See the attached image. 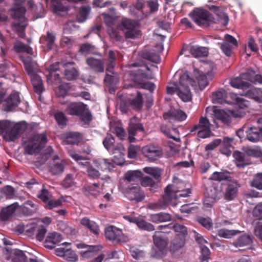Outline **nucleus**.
I'll use <instances>...</instances> for the list:
<instances>
[{"mask_svg":"<svg viewBox=\"0 0 262 262\" xmlns=\"http://www.w3.org/2000/svg\"><path fill=\"white\" fill-rule=\"evenodd\" d=\"M105 61L106 62V71L113 74L114 69L116 66V56L113 51L110 50L108 51L107 58Z\"/></svg>","mask_w":262,"mask_h":262,"instance_id":"obj_33","label":"nucleus"},{"mask_svg":"<svg viewBox=\"0 0 262 262\" xmlns=\"http://www.w3.org/2000/svg\"><path fill=\"white\" fill-rule=\"evenodd\" d=\"M82 140V135L79 132H68L65 135L64 142L69 145H77Z\"/></svg>","mask_w":262,"mask_h":262,"instance_id":"obj_21","label":"nucleus"},{"mask_svg":"<svg viewBox=\"0 0 262 262\" xmlns=\"http://www.w3.org/2000/svg\"><path fill=\"white\" fill-rule=\"evenodd\" d=\"M130 74L134 77L135 82L138 83L141 88L148 90L151 93L154 91L156 88L155 83L145 81L146 80L154 78L151 68L145 62H143L142 65L137 70L132 71Z\"/></svg>","mask_w":262,"mask_h":262,"instance_id":"obj_2","label":"nucleus"},{"mask_svg":"<svg viewBox=\"0 0 262 262\" xmlns=\"http://www.w3.org/2000/svg\"><path fill=\"white\" fill-rule=\"evenodd\" d=\"M47 141L46 134H34L28 141H23L25 150L30 155L37 154L45 147Z\"/></svg>","mask_w":262,"mask_h":262,"instance_id":"obj_5","label":"nucleus"},{"mask_svg":"<svg viewBox=\"0 0 262 262\" xmlns=\"http://www.w3.org/2000/svg\"><path fill=\"white\" fill-rule=\"evenodd\" d=\"M80 224L88 228L94 234L98 235L100 233L99 227L98 224L88 217H83L80 221Z\"/></svg>","mask_w":262,"mask_h":262,"instance_id":"obj_26","label":"nucleus"},{"mask_svg":"<svg viewBox=\"0 0 262 262\" xmlns=\"http://www.w3.org/2000/svg\"><path fill=\"white\" fill-rule=\"evenodd\" d=\"M215 119L221 121L224 124H228L231 122V117L229 115L224 111L214 108L213 110Z\"/></svg>","mask_w":262,"mask_h":262,"instance_id":"obj_32","label":"nucleus"},{"mask_svg":"<svg viewBox=\"0 0 262 262\" xmlns=\"http://www.w3.org/2000/svg\"><path fill=\"white\" fill-rule=\"evenodd\" d=\"M212 96L213 103L222 104L226 98L227 93L224 89H221L213 92Z\"/></svg>","mask_w":262,"mask_h":262,"instance_id":"obj_43","label":"nucleus"},{"mask_svg":"<svg viewBox=\"0 0 262 262\" xmlns=\"http://www.w3.org/2000/svg\"><path fill=\"white\" fill-rule=\"evenodd\" d=\"M115 138L110 134H107L106 136L103 141V144L105 149L108 151L115 150L113 153H115V151L117 150L115 148Z\"/></svg>","mask_w":262,"mask_h":262,"instance_id":"obj_44","label":"nucleus"},{"mask_svg":"<svg viewBox=\"0 0 262 262\" xmlns=\"http://www.w3.org/2000/svg\"><path fill=\"white\" fill-rule=\"evenodd\" d=\"M191 193L190 188L176 191L173 189L172 185H168L165 188L164 194L162 198L156 202L150 203L149 205V208L154 210L165 209L168 205L171 204L175 206L176 204L173 201H175L178 198L187 197Z\"/></svg>","mask_w":262,"mask_h":262,"instance_id":"obj_1","label":"nucleus"},{"mask_svg":"<svg viewBox=\"0 0 262 262\" xmlns=\"http://www.w3.org/2000/svg\"><path fill=\"white\" fill-rule=\"evenodd\" d=\"M27 128L25 121L12 125L9 121H0V135L7 136L9 140L14 141L21 135Z\"/></svg>","mask_w":262,"mask_h":262,"instance_id":"obj_3","label":"nucleus"},{"mask_svg":"<svg viewBox=\"0 0 262 262\" xmlns=\"http://www.w3.org/2000/svg\"><path fill=\"white\" fill-rule=\"evenodd\" d=\"M117 82L116 74L114 71L113 74L106 71V74L104 79V82L106 86H111L115 85Z\"/></svg>","mask_w":262,"mask_h":262,"instance_id":"obj_55","label":"nucleus"},{"mask_svg":"<svg viewBox=\"0 0 262 262\" xmlns=\"http://www.w3.org/2000/svg\"><path fill=\"white\" fill-rule=\"evenodd\" d=\"M192 20L201 27H208L215 23V17H191Z\"/></svg>","mask_w":262,"mask_h":262,"instance_id":"obj_41","label":"nucleus"},{"mask_svg":"<svg viewBox=\"0 0 262 262\" xmlns=\"http://www.w3.org/2000/svg\"><path fill=\"white\" fill-rule=\"evenodd\" d=\"M189 52L195 58L205 57L207 56L208 54V51L206 48L198 46H191Z\"/></svg>","mask_w":262,"mask_h":262,"instance_id":"obj_34","label":"nucleus"},{"mask_svg":"<svg viewBox=\"0 0 262 262\" xmlns=\"http://www.w3.org/2000/svg\"><path fill=\"white\" fill-rule=\"evenodd\" d=\"M144 16L157 12L159 9V4L157 0H148L146 2V6L144 7Z\"/></svg>","mask_w":262,"mask_h":262,"instance_id":"obj_35","label":"nucleus"},{"mask_svg":"<svg viewBox=\"0 0 262 262\" xmlns=\"http://www.w3.org/2000/svg\"><path fill=\"white\" fill-rule=\"evenodd\" d=\"M141 57L146 60L155 63L161 62V57L154 50L145 51L141 53Z\"/></svg>","mask_w":262,"mask_h":262,"instance_id":"obj_31","label":"nucleus"},{"mask_svg":"<svg viewBox=\"0 0 262 262\" xmlns=\"http://www.w3.org/2000/svg\"><path fill=\"white\" fill-rule=\"evenodd\" d=\"M67 113L70 115L79 117L82 121L89 123L92 120V115L87 105L80 102H73L66 108Z\"/></svg>","mask_w":262,"mask_h":262,"instance_id":"obj_8","label":"nucleus"},{"mask_svg":"<svg viewBox=\"0 0 262 262\" xmlns=\"http://www.w3.org/2000/svg\"><path fill=\"white\" fill-rule=\"evenodd\" d=\"M62 238V236L60 233H50L45 239V246L48 249H52L55 247L56 244L61 242Z\"/></svg>","mask_w":262,"mask_h":262,"instance_id":"obj_19","label":"nucleus"},{"mask_svg":"<svg viewBox=\"0 0 262 262\" xmlns=\"http://www.w3.org/2000/svg\"><path fill=\"white\" fill-rule=\"evenodd\" d=\"M150 221L155 224L169 222L171 220L170 214L164 212L151 214L149 216Z\"/></svg>","mask_w":262,"mask_h":262,"instance_id":"obj_23","label":"nucleus"},{"mask_svg":"<svg viewBox=\"0 0 262 262\" xmlns=\"http://www.w3.org/2000/svg\"><path fill=\"white\" fill-rule=\"evenodd\" d=\"M224 200L227 201L234 200L237 196L238 189L241 187L240 184L237 181L232 180L224 184Z\"/></svg>","mask_w":262,"mask_h":262,"instance_id":"obj_11","label":"nucleus"},{"mask_svg":"<svg viewBox=\"0 0 262 262\" xmlns=\"http://www.w3.org/2000/svg\"><path fill=\"white\" fill-rule=\"evenodd\" d=\"M13 14H11V16H25L26 9L25 7L21 5H15L12 10Z\"/></svg>","mask_w":262,"mask_h":262,"instance_id":"obj_62","label":"nucleus"},{"mask_svg":"<svg viewBox=\"0 0 262 262\" xmlns=\"http://www.w3.org/2000/svg\"><path fill=\"white\" fill-rule=\"evenodd\" d=\"M209 180L219 182L226 181L227 182H228L232 180V177L228 171L222 172L215 171L211 174Z\"/></svg>","mask_w":262,"mask_h":262,"instance_id":"obj_38","label":"nucleus"},{"mask_svg":"<svg viewBox=\"0 0 262 262\" xmlns=\"http://www.w3.org/2000/svg\"><path fill=\"white\" fill-rule=\"evenodd\" d=\"M64 169L62 161H54L50 165V171L52 175H58L61 173Z\"/></svg>","mask_w":262,"mask_h":262,"instance_id":"obj_40","label":"nucleus"},{"mask_svg":"<svg viewBox=\"0 0 262 262\" xmlns=\"http://www.w3.org/2000/svg\"><path fill=\"white\" fill-rule=\"evenodd\" d=\"M143 153L149 162L158 160L163 156V152L161 148L154 145H147L142 149Z\"/></svg>","mask_w":262,"mask_h":262,"instance_id":"obj_12","label":"nucleus"},{"mask_svg":"<svg viewBox=\"0 0 262 262\" xmlns=\"http://www.w3.org/2000/svg\"><path fill=\"white\" fill-rule=\"evenodd\" d=\"M207 6L208 9L212 11L217 16H228L225 12L226 8L225 7L210 5Z\"/></svg>","mask_w":262,"mask_h":262,"instance_id":"obj_54","label":"nucleus"},{"mask_svg":"<svg viewBox=\"0 0 262 262\" xmlns=\"http://www.w3.org/2000/svg\"><path fill=\"white\" fill-rule=\"evenodd\" d=\"M196 221L208 230H211L213 227L212 221L211 219L208 216H197Z\"/></svg>","mask_w":262,"mask_h":262,"instance_id":"obj_50","label":"nucleus"},{"mask_svg":"<svg viewBox=\"0 0 262 262\" xmlns=\"http://www.w3.org/2000/svg\"><path fill=\"white\" fill-rule=\"evenodd\" d=\"M55 254L59 256L63 257L66 260L70 262H76L78 260V256L70 248H58L55 250Z\"/></svg>","mask_w":262,"mask_h":262,"instance_id":"obj_17","label":"nucleus"},{"mask_svg":"<svg viewBox=\"0 0 262 262\" xmlns=\"http://www.w3.org/2000/svg\"><path fill=\"white\" fill-rule=\"evenodd\" d=\"M70 156L75 160L79 165L85 166L86 168L91 164V163L86 160L84 157L76 153L70 154Z\"/></svg>","mask_w":262,"mask_h":262,"instance_id":"obj_56","label":"nucleus"},{"mask_svg":"<svg viewBox=\"0 0 262 262\" xmlns=\"http://www.w3.org/2000/svg\"><path fill=\"white\" fill-rule=\"evenodd\" d=\"M55 38V35L53 33L48 31L46 36L43 35L40 37L39 42L40 44H43L44 41H46L48 49L51 50L53 48Z\"/></svg>","mask_w":262,"mask_h":262,"instance_id":"obj_42","label":"nucleus"},{"mask_svg":"<svg viewBox=\"0 0 262 262\" xmlns=\"http://www.w3.org/2000/svg\"><path fill=\"white\" fill-rule=\"evenodd\" d=\"M18 206V203L16 202L6 208H3L1 212L2 220L3 221H7L13 215Z\"/></svg>","mask_w":262,"mask_h":262,"instance_id":"obj_27","label":"nucleus"},{"mask_svg":"<svg viewBox=\"0 0 262 262\" xmlns=\"http://www.w3.org/2000/svg\"><path fill=\"white\" fill-rule=\"evenodd\" d=\"M35 92L40 95L43 92V82L41 78L36 73L30 76Z\"/></svg>","mask_w":262,"mask_h":262,"instance_id":"obj_28","label":"nucleus"},{"mask_svg":"<svg viewBox=\"0 0 262 262\" xmlns=\"http://www.w3.org/2000/svg\"><path fill=\"white\" fill-rule=\"evenodd\" d=\"M14 262H28V258L24 253L23 251L16 249L14 251Z\"/></svg>","mask_w":262,"mask_h":262,"instance_id":"obj_60","label":"nucleus"},{"mask_svg":"<svg viewBox=\"0 0 262 262\" xmlns=\"http://www.w3.org/2000/svg\"><path fill=\"white\" fill-rule=\"evenodd\" d=\"M129 220L130 222L136 223L138 227L142 230L150 232L155 230L154 226L152 224L143 219L134 217L129 218Z\"/></svg>","mask_w":262,"mask_h":262,"instance_id":"obj_25","label":"nucleus"},{"mask_svg":"<svg viewBox=\"0 0 262 262\" xmlns=\"http://www.w3.org/2000/svg\"><path fill=\"white\" fill-rule=\"evenodd\" d=\"M154 246L152 247L150 255L152 257L160 258L164 257L167 252L168 238L160 232H155L153 235Z\"/></svg>","mask_w":262,"mask_h":262,"instance_id":"obj_7","label":"nucleus"},{"mask_svg":"<svg viewBox=\"0 0 262 262\" xmlns=\"http://www.w3.org/2000/svg\"><path fill=\"white\" fill-rule=\"evenodd\" d=\"M207 194L217 201L220 200L223 196L224 194L222 185L213 184L212 186L209 188Z\"/></svg>","mask_w":262,"mask_h":262,"instance_id":"obj_30","label":"nucleus"},{"mask_svg":"<svg viewBox=\"0 0 262 262\" xmlns=\"http://www.w3.org/2000/svg\"><path fill=\"white\" fill-rule=\"evenodd\" d=\"M143 171L150 176L156 182H159L161 180L162 170L158 167H146L143 168Z\"/></svg>","mask_w":262,"mask_h":262,"instance_id":"obj_36","label":"nucleus"},{"mask_svg":"<svg viewBox=\"0 0 262 262\" xmlns=\"http://www.w3.org/2000/svg\"><path fill=\"white\" fill-rule=\"evenodd\" d=\"M64 76L69 80H74L78 76V72L74 67L68 68L64 71Z\"/></svg>","mask_w":262,"mask_h":262,"instance_id":"obj_59","label":"nucleus"},{"mask_svg":"<svg viewBox=\"0 0 262 262\" xmlns=\"http://www.w3.org/2000/svg\"><path fill=\"white\" fill-rule=\"evenodd\" d=\"M235 164L239 168H244L248 165V162L245 160L243 154L240 151H235L233 154Z\"/></svg>","mask_w":262,"mask_h":262,"instance_id":"obj_49","label":"nucleus"},{"mask_svg":"<svg viewBox=\"0 0 262 262\" xmlns=\"http://www.w3.org/2000/svg\"><path fill=\"white\" fill-rule=\"evenodd\" d=\"M252 242V239L250 235L243 234L239 236L237 239L233 242V245L235 247H242L250 245Z\"/></svg>","mask_w":262,"mask_h":262,"instance_id":"obj_39","label":"nucleus"},{"mask_svg":"<svg viewBox=\"0 0 262 262\" xmlns=\"http://www.w3.org/2000/svg\"><path fill=\"white\" fill-rule=\"evenodd\" d=\"M129 104L134 108L137 110H140L143 105V100L142 94L138 92L136 96L129 100Z\"/></svg>","mask_w":262,"mask_h":262,"instance_id":"obj_48","label":"nucleus"},{"mask_svg":"<svg viewBox=\"0 0 262 262\" xmlns=\"http://www.w3.org/2000/svg\"><path fill=\"white\" fill-rule=\"evenodd\" d=\"M143 125L140 123H132L129 124L128 132L129 135H136L137 132H144Z\"/></svg>","mask_w":262,"mask_h":262,"instance_id":"obj_53","label":"nucleus"},{"mask_svg":"<svg viewBox=\"0 0 262 262\" xmlns=\"http://www.w3.org/2000/svg\"><path fill=\"white\" fill-rule=\"evenodd\" d=\"M123 192L124 195L130 201L140 202L144 199V193L141 187L137 184H130L124 188Z\"/></svg>","mask_w":262,"mask_h":262,"instance_id":"obj_10","label":"nucleus"},{"mask_svg":"<svg viewBox=\"0 0 262 262\" xmlns=\"http://www.w3.org/2000/svg\"><path fill=\"white\" fill-rule=\"evenodd\" d=\"M140 27V20L123 17L118 26V29L124 32L125 38L134 39L142 35Z\"/></svg>","mask_w":262,"mask_h":262,"instance_id":"obj_4","label":"nucleus"},{"mask_svg":"<svg viewBox=\"0 0 262 262\" xmlns=\"http://www.w3.org/2000/svg\"><path fill=\"white\" fill-rule=\"evenodd\" d=\"M104 235L108 241L114 244L125 242L122 230L114 226L105 228Z\"/></svg>","mask_w":262,"mask_h":262,"instance_id":"obj_9","label":"nucleus"},{"mask_svg":"<svg viewBox=\"0 0 262 262\" xmlns=\"http://www.w3.org/2000/svg\"><path fill=\"white\" fill-rule=\"evenodd\" d=\"M95 166L101 171L108 170L111 171L113 169L114 165L112 162L106 159H98L93 161Z\"/></svg>","mask_w":262,"mask_h":262,"instance_id":"obj_24","label":"nucleus"},{"mask_svg":"<svg viewBox=\"0 0 262 262\" xmlns=\"http://www.w3.org/2000/svg\"><path fill=\"white\" fill-rule=\"evenodd\" d=\"M159 183V182H156L155 180L150 176H145L143 177L141 180V184L143 187H149L151 189H156Z\"/></svg>","mask_w":262,"mask_h":262,"instance_id":"obj_51","label":"nucleus"},{"mask_svg":"<svg viewBox=\"0 0 262 262\" xmlns=\"http://www.w3.org/2000/svg\"><path fill=\"white\" fill-rule=\"evenodd\" d=\"M251 186L258 189H262V173H257L253 178Z\"/></svg>","mask_w":262,"mask_h":262,"instance_id":"obj_64","label":"nucleus"},{"mask_svg":"<svg viewBox=\"0 0 262 262\" xmlns=\"http://www.w3.org/2000/svg\"><path fill=\"white\" fill-rule=\"evenodd\" d=\"M23 62L24 63L25 70L30 76H32L33 74H36L31 58H27L24 59L23 60Z\"/></svg>","mask_w":262,"mask_h":262,"instance_id":"obj_58","label":"nucleus"},{"mask_svg":"<svg viewBox=\"0 0 262 262\" xmlns=\"http://www.w3.org/2000/svg\"><path fill=\"white\" fill-rule=\"evenodd\" d=\"M15 19L12 25V29L16 32L19 37L24 38L26 36L25 29L28 25L27 17H14Z\"/></svg>","mask_w":262,"mask_h":262,"instance_id":"obj_14","label":"nucleus"},{"mask_svg":"<svg viewBox=\"0 0 262 262\" xmlns=\"http://www.w3.org/2000/svg\"><path fill=\"white\" fill-rule=\"evenodd\" d=\"M144 6H146L145 0H137V3L135 5L130 6L129 7L130 14H135L136 13H135L134 11L136 9L139 11H141L144 15Z\"/></svg>","mask_w":262,"mask_h":262,"instance_id":"obj_57","label":"nucleus"},{"mask_svg":"<svg viewBox=\"0 0 262 262\" xmlns=\"http://www.w3.org/2000/svg\"><path fill=\"white\" fill-rule=\"evenodd\" d=\"M194 73L200 89L203 90L209 84L208 78L212 79V73L208 72L205 74L203 72L196 69L194 70Z\"/></svg>","mask_w":262,"mask_h":262,"instance_id":"obj_16","label":"nucleus"},{"mask_svg":"<svg viewBox=\"0 0 262 262\" xmlns=\"http://www.w3.org/2000/svg\"><path fill=\"white\" fill-rule=\"evenodd\" d=\"M99 184L95 183L85 185L82 188V191L88 197H97L100 193Z\"/></svg>","mask_w":262,"mask_h":262,"instance_id":"obj_22","label":"nucleus"},{"mask_svg":"<svg viewBox=\"0 0 262 262\" xmlns=\"http://www.w3.org/2000/svg\"><path fill=\"white\" fill-rule=\"evenodd\" d=\"M4 110L6 111H11L14 109L20 102L19 93L14 92L11 94L4 101Z\"/></svg>","mask_w":262,"mask_h":262,"instance_id":"obj_15","label":"nucleus"},{"mask_svg":"<svg viewBox=\"0 0 262 262\" xmlns=\"http://www.w3.org/2000/svg\"><path fill=\"white\" fill-rule=\"evenodd\" d=\"M86 62L90 68L95 73H103L104 71V62L102 59H96L94 57L86 58Z\"/></svg>","mask_w":262,"mask_h":262,"instance_id":"obj_18","label":"nucleus"},{"mask_svg":"<svg viewBox=\"0 0 262 262\" xmlns=\"http://www.w3.org/2000/svg\"><path fill=\"white\" fill-rule=\"evenodd\" d=\"M196 85L195 80L189 76V72H185L181 75L179 78V88L177 95L184 102L191 100L192 95L189 86Z\"/></svg>","mask_w":262,"mask_h":262,"instance_id":"obj_6","label":"nucleus"},{"mask_svg":"<svg viewBox=\"0 0 262 262\" xmlns=\"http://www.w3.org/2000/svg\"><path fill=\"white\" fill-rule=\"evenodd\" d=\"M158 228L160 230H163L165 229H173L176 232L179 233L177 235L182 234L184 236L187 233V228L185 226L179 224H176L174 225L169 224L165 225H159Z\"/></svg>","mask_w":262,"mask_h":262,"instance_id":"obj_29","label":"nucleus"},{"mask_svg":"<svg viewBox=\"0 0 262 262\" xmlns=\"http://www.w3.org/2000/svg\"><path fill=\"white\" fill-rule=\"evenodd\" d=\"M102 249L101 245H95L90 246L89 249L81 253V255L84 258H88L93 255V253H96Z\"/></svg>","mask_w":262,"mask_h":262,"instance_id":"obj_61","label":"nucleus"},{"mask_svg":"<svg viewBox=\"0 0 262 262\" xmlns=\"http://www.w3.org/2000/svg\"><path fill=\"white\" fill-rule=\"evenodd\" d=\"M142 176L143 173L140 170H128L124 174V179L130 182L140 179Z\"/></svg>","mask_w":262,"mask_h":262,"instance_id":"obj_47","label":"nucleus"},{"mask_svg":"<svg viewBox=\"0 0 262 262\" xmlns=\"http://www.w3.org/2000/svg\"><path fill=\"white\" fill-rule=\"evenodd\" d=\"M185 241V236L182 235H177L176 237L171 241L170 250L174 252L177 250L181 248L184 245Z\"/></svg>","mask_w":262,"mask_h":262,"instance_id":"obj_37","label":"nucleus"},{"mask_svg":"<svg viewBox=\"0 0 262 262\" xmlns=\"http://www.w3.org/2000/svg\"><path fill=\"white\" fill-rule=\"evenodd\" d=\"M165 119H172L178 121H182L186 119V113L181 110L170 111L163 114Z\"/></svg>","mask_w":262,"mask_h":262,"instance_id":"obj_20","label":"nucleus"},{"mask_svg":"<svg viewBox=\"0 0 262 262\" xmlns=\"http://www.w3.org/2000/svg\"><path fill=\"white\" fill-rule=\"evenodd\" d=\"M230 83L233 88L242 90L247 89L251 85L249 82L244 81L239 77L232 78Z\"/></svg>","mask_w":262,"mask_h":262,"instance_id":"obj_45","label":"nucleus"},{"mask_svg":"<svg viewBox=\"0 0 262 262\" xmlns=\"http://www.w3.org/2000/svg\"><path fill=\"white\" fill-rule=\"evenodd\" d=\"M54 118L59 126L64 127L67 126L68 120L65 114L62 112H56L54 114Z\"/></svg>","mask_w":262,"mask_h":262,"instance_id":"obj_52","label":"nucleus"},{"mask_svg":"<svg viewBox=\"0 0 262 262\" xmlns=\"http://www.w3.org/2000/svg\"><path fill=\"white\" fill-rule=\"evenodd\" d=\"M210 124L206 117H201L200 118L199 123L194 125L190 129V132L193 133L199 129H210Z\"/></svg>","mask_w":262,"mask_h":262,"instance_id":"obj_46","label":"nucleus"},{"mask_svg":"<svg viewBox=\"0 0 262 262\" xmlns=\"http://www.w3.org/2000/svg\"><path fill=\"white\" fill-rule=\"evenodd\" d=\"M210 13L203 8H195L189 14V16H209Z\"/></svg>","mask_w":262,"mask_h":262,"instance_id":"obj_63","label":"nucleus"},{"mask_svg":"<svg viewBox=\"0 0 262 262\" xmlns=\"http://www.w3.org/2000/svg\"><path fill=\"white\" fill-rule=\"evenodd\" d=\"M246 139L250 142L256 143L262 139V134L255 124H245Z\"/></svg>","mask_w":262,"mask_h":262,"instance_id":"obj_13","label":"nucleus"}]
</instances>
